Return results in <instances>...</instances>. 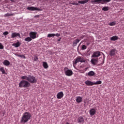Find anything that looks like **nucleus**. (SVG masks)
Masks as SVG:
<instances>
[{
    "instance_id": "nucleus-7",
    "label": "nucleus",
    "mask_w": 124,
    "mask_h": 124,
    "mask_svg": "<svg viewBox=\"0 0 124 124\" xmlns=\"http://www.w3.org/2000/svg\"><path fill=\"white\" fill-rule=\"evenodd\" d=\"M37 34V33L36 32L31 31L29 35L31 38H32V39H34L36 38Z\"/></svg>"
},
{
    "instance_id": "nucleus-40",
    "label": "nucleus",
    "mask_w": 124,
    "mask_h": 124,
    "mask_svg": "<svg viewBox=\"0 0 124 124\" xmlns=\"http://www.w3.org/2000/svg\"><path fill=\"white\" fill-rule=\"evenodd\" d=\"M61 39H62V38L58 39V41H59V42L61 41Z\"/></svg>"
},
{
    "instance_id": "nucleus-8",
    "label": "nucleus",
    "mask_w": 124,
    "mask_h": 124,
    "mask_svg": "<svg viewBox=\"0 0 124 124\" xmlns=\"http://www.w3.org/2000/svg\"><path fill=\"white\" fill-rule=\"evenodd\" d=\"M17 37L21 38V35H20V33L13 32L11 36V38H15V37Z\"/></svg>"
},
{
    "instance_id": "nucleus-30",
    "label": "nucleus",
    "mask_w": 124,
    "mask_h": 124,
    "mask_svg": "<svg viewBox=\"0 0 124 124\" xmlns=\"http://www.w3.org/2000/svg\"><path fill=\"white\" fill-rule=\"evenodd\" d=\"M10 16H13V14L7 13L4 15V17H10Z\"/></svg>"
},
{
    "instance_id": "nucleus-12",
    "label": "nucleus",
    "mask_w": 124,
    "mask_h": 124,
    "mask_svg": "<svg viewBox=\"0 0 124 124\" xmlns=\"http://www.w3.org/2000/svg\"><path fill=\"white\" fill-rule=\"evenodd\" d=\"M63 95L64 94L62 92H59L57 94V98H58V99H61L62 98V97H63Z\"/></svg>"
},
{
    "instance_id": "nucleus-37",
    "label": "nucleus",
    "mask_w": 124,
    "mask_h": 124,
    "mask_svg": "<svg viewBox=\"0 0 124 124\" xmlns=\"http://www.w3.org/2000/svg\"><path fill=\"white\" fill-rule=\"evenodd\" d=\"M3 48H4V46H3V45H2L1 43H0V49H3Z\"/></svg>"
},
{
    "instance_id": "nucleus-9",
    "label": "nucleus",
    "mask_w": 124,
    "mask_h": 124,
    "mask_svg": "<svg viewBox=\"0 0 124 124\" xmlns=\"http://www.w3.org/2000/svg\"><path fill=\"white\" fill-rule=\"evenodd\" d=\"M117 53V49L113 48L111 49L109 52V55L110 57H114V56L116 55V53Z\"/></svg>"
},
{
    "instance_id": "nucleus-27",
    "label": "nucleus",
    "mask_w": 124,
    "mask_h": 124,
    "mask_svg": "<svg viewBox=\"0 0 124 124\" xmlns=\"http://www.w3.org/2000/svg\"><path fill=\"white\" fill-rule=\"evenodd\" d=\"M0 71L2 72V74H6V73H5V70L3 67H1L0 68Z\"/></svg>"
},
{
    "instance_id": "nucleus-11",
    "label": "nucleus",
    "mask_w": 124,
    "mask_h": 124,
    "mask_svg": "<svg viewBox=\"0 0 124 124\" xmlns=\"http://www.w3.org/2000/svg\"><path fill=\"white\" fill-rule=\"evenodd\" d=\"M95 113H96V110H95V109L94 108H92L89 111V113L91 117H93V116H94V115H95Z\"/></svg>"
},
{
    "instance_id": "nucleus-18",
    "label": "nucleus",
    "mask_w": 124,
    "mask_h": 124,
    "mask_svg": "<svg viewBox=\"0 0 124 124\" xmlns=\"http://www.w3.org/2000/svg\"><path fill=\"white\" fill-rule=\"evenodd\" d=\"M3 64L6 66H8V65H10V62L8 60H4L3 62Z\"/></svg>"
},
{
    "instance_id": "nucleus-25",
    "label": "nucleus",
    "mask_w": 124,
    "mask_h": 124,
    "mask_svg": "<svg viewBox=\"0 0 124 124\" xmlns=\"http://www.w3.org/2000/svg\"><path fill=\"white\" fill-rule=\"evenodd\" d=\"M79 42H80V40L79 39H77L75 40L73 42V45H74L75 46H76V45H77V44L79 43Z\"/></svg>"
},
{
    "instance_id": "nucleus-35",
    "label": "nucleus",
    "mask_w": 124,
    "mask_h": 124,
    "mask_svg": "<svg viewBox=\"0 0 124 124\" xmlns=\"http://www.w3.org/2000/svg\"><path fill=\"white\" fill-rule=\"evenodd\" d=\"M86 49H87V46H86V45H83L82 46V50H86Z\"/></svg>"
},
{
    "instance_id": "nucleus-39",
    "label": "nucleus",
    "mask_w": 124,
    "mask_h": 124,
    "mask_svg": "<svg viewBox=\"0 0 124 124\" xmlns=\"http://www.w3.org/2000/svg\"><path fill=\"white\" fill-rule=\"evenodd\" d=\"M86 45L87 46H89V45H90V42H87V43H86Z\"/></svg>"
},
{
    "instance_id": "nucleus-16",
    "label": "nucleus",
    "mask_w": 124,
    "mask_h": 124,
    "mask_svg": "<svg viewBox=\"0 0 124 124\" xmlns=\"http://www.w3.org/2000/svg\"><path fill=\"white\" fill-rule=\"evenodd\" d=\"M28 10H31V11H34L35 10H39L38 8L34 7H29L27 8Z\"/></svg>"
},
{
    "instance_id": "nucleus-21",
    "label": "nucleus",
    "mask_w": 124,
    "mask_h": 124,
    "mask_svg": "<svg viewBox=\"0 0 124 124\" xmlns=\"http://www.w3.org/2000/svg\"><path fill=\"white\" fill-rule=\"evenodd\" d=\"M21 79L23 80H27V81H29V75L28 76H23L21 77Z\"/></svg>"
},
{
    "instance_id": "nucleus-19",
    "label": "nucleus",
    "mask_w": 124,
    "mask_h": 124,
    "mask_svg": "<svg viewBox=\"0 0 124 124\" xmlns=\"http://www.w3.org/2000/svg\"><path fill=\"white\" fill-rule=\"evenodd\" d=\"M119 39V37L118 36H113L110 38V40L111 41H116V40H118Z\"/></svg>"
},
{
    "instance_id": "nucleus-5",
    "label": "nucleus",
    "mask_w": 124,
    "mask_h": 124,
    "mask_svg": "<svg viewBox=\"0 0 124 124\" xmlns=\"http://www.w3.org/2000/svg\"><path fill=\"white\" fill-rule=\"evenodd\" d=\"M28 82H30V83H31L32 84H35V83L37 82V80L35 78V77L29 75Z\"/></svg>"
},
{
    "instance_id": "nucleus-23",
    "label": "nucleus",
    "mask_w": 124,
    "mask_h": 124,
    "mask_svg": "<svg viewBox=\"0 0 124 124\" xmlns=\"http://www.w3.org/2000/svg\"><path fill=\"white\" fill-rule=\"evenodd\" d=\"M89 2V0H84L81 1H78V3H80L81 4H85V3H87V2Z\"/></svg>"
},
{
    "instance_id": "nucleus-29",
    "label": "nucleus",
    "mask_w": 124,
    "mask_h": 124,
    "mask_svg": "<svg viewBox=\"0 0 124 124\" xmlns=\"http://www.w3.org/2000/svg\"><path fill=\"white\" fill-rule=\"evenodd\" d=\"M102 83V81L101 80L97 81L96 82H94V85H100Z\"/></svg>"
},
{
    "instance_id": "nucleus-24",
    "label": "nucleus",
    "mask_w": 124,
    "mask_h": 124,
    "mask_svg": "<svg viewBox=\"0 0 124 124\" xmlns=\"http://www.w3.org/2000/svg\"><path fill=\"white\" fill-rule=\"evenodd\" d=\"M25 41H27V42H30L31 41L32 39L31 38V37H28L27 38H26L24 39Z\"/></svg>"
},
{
    "instance_id": "nucleus-2",
    "label": "nucleus",
    "mask_w": 124,
    "mask_h": 124,
    "mask_svg": "<svg viewBox=\"0 0 124 124\" xmlns=\"http://www.w3.org/2000/svg\"><path fill=\"white\" fill-rule=\"evenodd\" d=\"M18 85L19 88H29L31 86V83L27 80H23L20 82Z\"/></svg>"
},
{
    "instance_id": "nucleus-1",
    "label": "nucleus",
    "mask_w": 124,
    "mask_h": 124,
    "mask_svg": "<svg viewBox=\"0 0 124 124\" xmlns=\"http://www.w3.org/2000/svg\"><path fill=\"white\" fill-rule=\"evenodd\" d=\"M31 114L30 112H26L22 115L20 120V122L23 124H26V123H28L29 120L31 119Z\"/></svg>"
},
{
    "instance_id": "nucleus-6",
    "label": "nucleus",
    "mask_w": 124,
    "mask_h": 124,
    "mask_svg": "<svg viewBox=\"0 0 124 124\" xmlns=\"http://www.w3.org/2000/svg\"><path fill=\"white\" fill-rule=\"evenodd\" d=\"M101 54H102V52L100 51L94 52L92 55V58H98V57L101 56Z\"/></svg>"
},
{
    "instance_id": "nucleus-38",
    "label": "nucleus",
    "mask_w": 124,
    "mask_h": 124,
    "mask_svg": "<svg viewBox=\"0 0 124 124\" xmlns=\"http://www.w3.org/2000/svg\"><path fill=\"white\" fill-rule=\"evenodd\" d=\"M55 36H57V37H59V36H61V34H59V33H56L55 34Z\"/></svg>"
},
{
    "instance_id": "nucleus-36",
    "label": "nucleus",
    "mask_w": 124,
    "mask_h": 124,
    "mask_svg": "<svg viewBox=\"0 0 124 124\" xmlns=\"http://www.w3.org/2000/svg\"><path fill=\"white\" fill-rule=\"evenodd\" d=\"M9 34V32L7 31H6L3 33V35L6 36L8 35V34Z\"/></svg>"
},
{
    "instance_id": "nucleus-20",
    "label": "nucleus",
    "mask_w": 124,
    "mask_h": 124,
    "mask_svg": "<svg viewBox=\"0 0 124 124\" xmlns=\"http://www.w3.org/2000/svg\"><path fill=\"white\" fill-rule=\"evenodd\" d=\"M84 118H83V117H79L78 118V123H80L81 124H84Z\"/></svg>"
},
{
    "instance_id": "nucleus-41",
    "label": "nucleus",
    "mask_w": 124,
    "mask_h": 124,
    "mask_svg": "<svg viewBox=\"0 0 124 124\" xmlns=\"http://www.w3.org/2000/svg\"><path fill=\"white\" fill-rule=\"evenodd\" d=\"M39 16H35V17H38Z\"/></svg>"
},
{
    "instance_id": "nucleus-26",
    "label": "nucleus",
    "mask_w": 124,
    "mask_h": 124,
    "mask_svg": "<svg viewBox=\"0 0 124 124\" xmlns=\"http://www.w3.org/2000/svg\"><path fill=\"white\" fill-rule=\"evenodd\" d=\"M43 66L44 68H48V64L46 62H43Z\"/></svg>"
},
{
    "instance_id": "nucleus-32",
    "label": "nucleus",
    "mask_w": 124,
    "mask_h": 124,
    "mask_svg": "<svg viewBox=\"0 0 124 124\" xmlns=\"http://www.w3.org/2000/svg\"><path fill=\"white\" fill-rule=\"evenodd\" d=\"M38 61V57L37 56H35L34 57V62H37Z\"/></svg>"
},
{
    "instance_id": "nucleus-22",
    "label": "nucleus",
    "mask_w": 124,
    "mask_h": 124,
    "mask_svg": "<svg viewBox=\"0 0 124 124\" xmlns=\"http://www.w3.org/2000/svg\"><path fill=\"white\" fill-rule=\"evenodd\" d=\"M95 73H94V72L91 71H90L88 74L87 75L88 76H94Z\"/></svg>"
},
{
    "instance_id": "nucleus-17",
    "label": "nucleus",
    "mask_w": 124,
    "mask_h": 124,
    "mask_svg": "<svg viewBox=\"0 0 124 124\" xmlns=\"http://www.w3.org/2000/svg\"><path fill=\"white\" fill-rule=\"evenodd\" d=\"M77 102L78 103H81L82 102V98L81 96H78L76 99Z\"/></svg>"
},
{
    "instance_id": "nucleus-34",
    "label": "nucleus",
    "mask_w": 124,
    "mask_h": 124,
    "mask_svg": "<svg viewBox=\"0 0 124 124\" xmlns=\"http://www.w3.org/2000/svg\"><path fill=\"white\" fill-rule=\"evenodd\" d=\"M17 57H19L20 58H22L23 59H26V56L23 55H18Z\"/></svg>"
},
{
    "instance_id": "nucleus-13",
    "label": "nucleus",
    "mask_w": 124,
    "mask_h": 124,
    "mask_svg": "<svg viewBox=\"0 0 124 124\" xmlns=\"http://www.w3.org/2000/svg\"><path fill=\"white\" fill-rule=\"evenodd\" d=\"M100 1H103V2H110L111 0H94L93 2H99Z\"/></svg>"
},
{
    "instance_id": "nucleus-14",
    "label": "nucleus",
    "mask_w": 124,
    "mask_h": 124,
    "mask_svg": "<svg viewBox=\"0 0 124 124\" xmlns=\"http://www.w3.org/2000/svg\"><path fill=\"white\" fill-rule=\"evenodd\" d=\"M85 84H86V86H93L94 82L90 80H87L85 82Z\"/></svg>"
},
{
    "instance_id": "nucleus-31",
    "label": "nucleus",
    "mask_w": 124,
    "mask_h": 124,
    "mask_svg": "<svg viewBox=\"0 0 124 124\" xmlns=\"http://www.w3.org/2000/svg\"><path fill=\"white\" fill-rule=\"evenodd\" d=\"M54 36H55V34L54 33H49L47 35V37H54Z\"/></svg>"
},
{
    "instance_id": "nucleus-33",
    "label": "nucleus",
    "mask_w": 124,
    "mask_h": 124,
    "mask_svg": "<svg viewBox=\"0 0 124 124\" xmlns=\"http://www.w3.org/2000/svg\"><path fill=\"white\" fill-rule=\"evenodd\" d=\"M115 25H116V22H112L109 24V25L111 26H115Z\"/></svg>"
},
{
    "instance_id": "nucleus-10",
    "label": "nucleus",
    "mask_w": 124,
    "mask_h": 124,
    "mask_svg": "<svg viewBox=\"0 0 124 124\" xmlns=\"http://www.w3.org/2000/svg\"><path fill=\"white\" fill-rule=\"evenodd\" d=\"M91 62L93 64V65H95L96 63L98 62V58H96V59H92L91 60Z\"/></svg>"
},
{
    "instance_id": "nucleus-28",
    "label": "nucleus",
    "mask_w": 124,
    "mask_h": 124,
    "mask_svg": "<svg viewBox=\"0 0 124 124\" xmlns=\"http://www.w3.org/2000/svg\"><path fill=\"white\" fill-rule=\"evenodd\" d=\"M102 10H103V11H108V10H109V7H104L102 8Z\"/></svg>"
},
{
    "instance_id": "nucleus-3",
    "label": "nucleus",
    "mask_w": 124,
    "mask_h": 124,
    "mask_svg": "<svg viewBox=\"0 0 124 124\" xmlns=\"http://www.w3.org/2000/svg\"><path fill=\"white\" fill-rule=\"evenodd\" d=\"M74 64H77L78 62H85L86 60H85V58H84V57L78 56L74 60Z\"/></svg>"
},
{
    "instance_id": "nucleus-15",
    "label": "nucleus",
    "mask_w": 124,
    "mask_h": 124,
    "mask_svg": "<svg viewBox=\"0 0 124 124\" xmlns=\"http://www.w3.org/2000/svg\"><path fill=\"white\" fill-rule=\"evenodd\" d=\"M12 46H14L16 48H18V47H20V46H21V43L18 41L16 43L13 44Z\"/></svg>"
},
{
    "instance_id": "nucleus-4",
    "label": "nucleus",
    "mask_w": 124,
    "mask_h": 124,
    "mask_svg": "<svg viewBox=\"0 0 124 124\" xmlns=\"http://www.w3.org/2000/svg\"><path fill=\"white\" fill-rule=\"evenodd\" d=\"M63 70L66 76H72L73 75V72L71 70L68 69V67H64Z\"/></svg>"
}]
</instances>
